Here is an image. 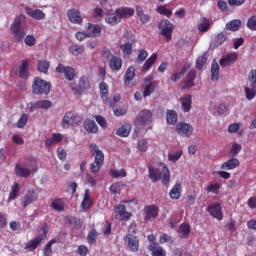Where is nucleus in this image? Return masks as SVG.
<instances>
[{
    "mask_svg": "<svg viewBox=\"0 0 256 256\" xmlns=\"http://www.w3.org/2000/svg\"><path fill=\"white\" fill-rule=\"evenodd\" d=\"M149 179L152 183H157L158 181H162V185L169 187V183H171V172L165 163H160L159 168H155L153 166H148Z\"/></svg>",
    "mask_w": 256,
    "mask_h": 256,
    "instance_id": "nucleus-1",
    "label": "nucleus"
},
{
    "mask_svg": "<svg viewBox=\"0 0 256 256\" xmlns=\"http://www.w3.org/2000/svg\"><path fill=\"white\" fill-rule=\"evenodd\" d=\"M89 148L94 151L92 153L94 162L90 164V171L94 174L99 173V171H101V167H103L105 163V155L103 154V151L99 149V146H97L95 143H91Z\"/></svg>",
    "mask_w": 256,
    "mask_h": 256,
    "instance_id": "nucleus-2",
    "label": "nucleus"
},
{
    "mask_svg": "<svg viewBox=\"0 0 256 256\" xmlns=\"http://www.w3.org/2000/svg\"><path fill=\"white\" fill-rule=\"evenodd\" d=\"M153 123V113L149 110H141L134 120V125L137 129H151Z\"/></svg>",
    "mask_w": 256,
    "mask_h": 256,
    "instance_id": "nucleus-3",
    "label": "nucleus"
},
{
    "mask_svg": "<svg viewBox=\"0 0 256 256\" xmlns=\"http://www.w3.org/2000/svg\"><path fill=\"white\" fill-rule=\"evenodd\" d=\"M22 23L23 17L17 16L10 26V31L13 35V39L16 40L18 43H22V41L25 39V36L27 35L25 29L21 28Z\"/></svg>",
    "mask_w": 256,
    "mask_h": 256,
    "instance_id": "nucleus-4",
    "label": "nucleus"
},
{
    "mask_svg": "<svg viewBox=\"0 0 256 256\" xmlns=\"http://www.w3.org/2000/svg\"><path fill=\"white\" fill-rule=\"evenodd\" d=\"M51 91V82H47L39 77L34 78L32 84V93L34 95H49Z\"/></svg>",
    "mask_w": 256,
    "mask_h": 256,
    "instance_id": "nucleus-5",
    "label": "nucleus"
},
{
    "mask_svg": "<svg viewBox=\"0 0 256 256\" xmlns=\"http://www.w3.org/2000/svg\"><path fill=\"white\" fill-rule=\"evenodd\" d=\"M81 121H82L81 116H79L75 112L69 111L65 113L61 122V126L63 127V129H69V127H75L79 125Z\"/></svg>",
    "mask_w": 256,
    "mask_h": 256,
    "instance_id": "nucleus-6",
    "label": "nucleus"
},
{
    "mask_svg": "<svg viewBox=\"0 0 256 256\" xmlns=\"http://www.w3.org/2000/svg\"><path fill=\"white\" fill-rule=\"evenodd\" d=\"M71 89L74 91V93H76V95H85L88 89H91V82L89 81V77H80L78 83L72 86Z\"/></svg>",
    "mask_w": 256,
    "mask_h": 256,
    "instance_id": "nucleus-7",
    "label": "nucleus"
},
{
    "mask_svg": "<svg viewBox=\"0 0 256 256\" xmlns=\"http://www.w3.org/2000/svg\"><path fill=\"white\" fill-rule=\"evenodd\" d=\"M159 29H161V35L162 37H166L167 43L173 39V30L175 29V26L171 21L165 19L159 24Z\"/></svg>",
    "mask_w": 256,
    "mask_h": 256,
    "instance_id": "nucleus-8",
    "label": "nucleus"
},
{
    "mask_svg": "<svg viewBox=\"0 0 256 256\" xmlns=\"http://www.w3.org/2000/svg\"><path fill=\"white\" fill-rule=\"evenodd\" d=\"M249 82L252 88H245V95L248 101L255 99L256 97V70H252L249 73Z\"/></svg>",
    "mask_w": 256,
    "mask_h": 256,
    "instance_id": "nucleus-9",
    "label": "nucleus"
},
{
    "mask_svg": "<svg viewBox=\"0 0 256 256\" xmlns=\"http://www.w3.org/2000/svg\"><path fill=\"white\" fill-rule=\"evenodd\" d=\"M206 211L217 221H223V209L220 203H212L208 205Z\"/></svg>",
    "mask_w": 256,
    "mask_h": 256,
    "instance_id": "nucleus-10",
    "label": "nucleus"
},
{
    "mask_svg": "<svg viewBox=\"0 0 256 256\" xmlns=\"http://www.w3.org/2000/svg\"><path fill=\"white\" fill-rule=\"evenodd\" d=\"M124 241L127 243V247L132 253H137V251H139V236L126 234Z\"/></svg>",
    "mask_w": 256,
    "mask_h": 256,
    "instance_id": "nucleus-11",
    "label": "nucleus"
},
{
    "mask_svg": "<svg viewBox=\"0 0 256 256\" xmlns=\"http://www.w3.org/2000/svg\"><path fill=\"white\" fill-rule=\"evenodd\" d=\"M176 131L180 137H191L193 135V126L185 122H180L176 125Z\"/></svg>",
    "mask_w": 256,
    "mask_h": 256,
    "instance_id": "nucleus-12",
    "label": "nucleus"
},
{
    "mask_svg": "<svg viewBox=\"0 0 256 256\" xmlns=\"http://www.w3.org/2000/svg\"><path fill=\"white\" fill-rule=\"evenodd\" d=\"M145 221H155L159 217V207L155 205H147L144 208Z\"/></svg>",
    "mask_w": 256,
    "mask_h": 256,
    "instance_id": "nucleus-13",
    "label": "nucleus"
},
{
    "mask_svg": "<svg viewBox=\"0 0 256 256\" xmlns=\"http://www.w3.org/2000/svg\"><path fill=\"white\" fill-rule=\"evenodd\" d=\"M56 73H64V77L65 79H67V81H73L76 75V72L73 69V67H65V65L63 64H58V66L56 67Z\"/></svg>",
    "mask_w": 256,
    "mask_h": 256,
    "instance_id": "nucleus-14",
    "label": "nucleus"
},
{
    "mask_svg": "<svg viewBox=\"0 0 256 256\" xmlns=\"http://www.w3.org/2000/svg\"><path fill=\"white\" fill-rule=\"evenodd\" d=\"M37 199H39V193L35 190H28L22 197L23 207H29V205H31V203H35Z\"/></svg>",
    "mask_w": 256,
    "mask_h": 256,
    "instance_id": "nucleus-15",
    "label": "nucleus"
},
{
    "mask_svg": "<svg viewBox=\"0 0 256 256\" xmlns=\"http://www.w3.org/2000/svg\"><path fill=\"white\" fill-rule=\"evenodd\" d=\"M67 17L70 23L74 25H81L83 23V17H81V12L78 9H69L67 11Z\"/></svg>",
    "mask_w": 256,
    "mask_h": 256,
    "instance_id": "nucleus-16",
    "label": "nucleus"
},
{
    "mask_svg": "<svg viewBox=\"0 0 256 256\" xmlns=\"http://www.w3.org/2000/svg\"><path fill=\"white\" fill-rule=\"evenodd\" d=\"M115 209L119 221H129V219L133 217V214H131V212H127V207H125L124 204H119L118 206L115 207Z\"/></svg>",
    "mask_w": 256,
    "mask_h": 256,
    "instance_id": "nucleus-17",
    "label": "nucleus"
},
{
    "mask_svg": "<svg viewBox=\"0 0 256 256\" xmlns=\"http://www.w3.org/2000/svg\"><path fill=\"white\" fill-rule=\"evenodd\" d=\"M101 26L99 24L88 23L86 32L88 37H101Z\"/></svg>",
    "mask_w": 256,
    "mask_h": 256,
    "instance_id": "nucleus-18",
    "label": "nucleus"
},
{
    "mask_svg": "<svg viewBox=\"0 0 256 256\" xmlns=\"http://www.w3.org/2000/svg\"><path fill=\"white\" fill-rule=\"evenodd\" d=\"M115 15L121 19H127V17H133L135 15V10L129 7H120L115 10Z\"/></svg>",
    "mask_w": 256,
    "mask_h": 256,
    "instance_id": "nucleus-19",
    "label": "nucleus"
},
{
    "mask_svg": "<svg viewBox=\"0 0 256 256\" xmlns=\"http://www.w3.org/2000/svg\"><path fill=\"white\" fill-rule=\"evenodd\" d=\"M90 194L91 191L89 189H86L84 192L83 200L81 202V207L83 211H89V209H91V207L93 206V199L91 198Z\"/></svg>",
    "mask_w": 256,
    "mask_h": 256,
    "instance_id": "nucleus-20",
    "label": "nucleus"
},
{
    "mask_svg": "<svg viewBox=\"0 0 256 256\" xmlns=\"http://www.w3.org/2000/svg\"><path fill=\"white\" fill-rule=\"evenodd\" d=\"M237 59H238L237 53H230L224 56L223 58H221L219 63L221 67H230V65H233V63H235Z\"/></svg>",
    "mask_w": 256,
    "mask_h": 256,
    "instance_id": "nucleus-21",
    "label": "nucleus"
},
{
    "mask_svg": "<svg viewBox=\"0 0 256 256\" xmlns=\"http://www.w3.org/2000/svg\"><path fill=\"white\" fill-rule=\"evenodd\" d=\"M43 239H44L43 236H36L34 239L28 241L25 244L24 249L26 251H35V249H37V247H39V245H41Z\"/></svg>",
    "mask_w": 256,
    "mask_h": 256,
    "instance_id": "nucleus-22",
    "label": "nucleus"
},
{
    "mask_svg": "<svg viewBox=\"0 0 256 256\" xmlns=\"http://www.w3.org/2000/svg\"><path fill=\"white\" fill-rule=\"evenodd\" d=\"M195 79H197V72H195V70H190L187 74L186 81L184 82L182 89H191V87H195Z\"/></svg>",
    "mask_w": 256,
    "mask_h": 256,
    "instance_id": "nucleus-23",
    "label": "nucleus"
},
{
    "mask_svg": "<svg viewBox=\"0 0 256 256\" xmlns=\"http://www.w3.org/2000/svg\"><path fill=\"white\" fill-rule=\"evenodd\" d=\"M14 173L16 177H23L26 179L27 177L31 176L32 172L29 168H23V166H21V163H16Z\"/></svg>",
    "mask_w": 256,
    "mask_h": 256,
    "instance_id": "nucleus-24",
    "label": "nucleus"
},
{
    "mask_svg": "<svg viewBox=\"0 0 256 256\" xmlns=\"http://www.w3.org/2000/svg\"><path fill=\"white\" fill-rule=\"evenodd\" d=\"M18 75L20 79L29 78V60L28 59L22 60L21 65L19 67Z\"/></svg>",
    "mask_w": 256,
    "mask_h": 256,
    "instance_id": "nucleus-25",
    "label": "nucleus"
},
{
    "mask_svg": "<svg viewBox=\"0 0 256 256\" xmlns=\"http://www.w3.org/2000/svg\"><path fill=\"white\" fill-rule=\"evenodd\" d=\"M109 67L112 71H121L123 68V60L119 56L111 57Z\"/></svg>",
    "mask_w": 256,
    "mask_h": 256,
    "instance_id": "nucleus-26",
    "label": "nucleus"
},
{
    "mask_svg": "<svg viewBox=\"0 0 256 256\" xmlns=\"http://www.w3.org/2000/svg\"><path fill=\"white\" fill-rule=\"evenodd\" d=\"M239 165H240L239 159L231 158L226 162L222 163L221 169H223L224 171H231L233 169H237Z\"/></svg>",
    "mask_w": 256,
    "mask_h": 256,
    "instance_id": "nucleus-27",
    "label": "nucleus"
},
{
    "mask_svg": "<svg viewBox=\"0 0 256 256\" xmlns=\"http://www.w3.org/2000/svg\"><path fill=\"white\" fill-rule=\"evenodd\" d=\"M192 99H193V96H191L190 94H185L181 98V100H180L181 107H182V111H184V113H189V111H191Z\"/></svg>",
    "mask_w": 256,
    "mask_h": 256,
    "instance_id": "nucleus-28",
    "label": "nucleus"
},
{
    "mask_svg": "<svg viewBox=\"0 0 256 256\" xmlns=\"http://www.w3.org/2000/svg\"><path fill=\"white\" fill-rule=\"evenodd\" d=\"M152 256H167L165 249L159 246V243H153L148 246Z\"/></svg>",
    "mask_w": 256,
    "mask_h": 256,
    "instance_id": "nucleus-29",
    "label": "nucleus"
},
{
    "mask_svg": "<svg viewBox=\"0 0 256 256\" xmlns=\"http://www.w3.org/2000/svg\"><path fill=\"white\" fill-rule=\"evenodd\" d=\"M183 190L180 182H176V184L172 187V189L169 192L170 199H173L174 201H177L178 199H181V191Z\"/></svg>",
    "mask_w": 256,
    "mask_h": 256,
    "instance_id": "nucleus-30",
    "label": "nucleus"
},
{
    "mask_svg": "<svg viewBox=\"0 0 256 256\" xmlns=\"http://www.w3.org/2000/svg\"><path fill=\"white\" fill-rule=\"evenodd\" d=\"M157 57H159V55H157V53H153L143 64L142 66V71L144 73H147V71H149V69H151L153 67V64L157 61Z\"/></svg>",
    "mask_w": 256,
    "mask_h": 256,
    "instance_id": "nucleus-31",
    "label": "nucleus"
},
{
    "mask_svg": "<svg viewBox=\"0 0 256 256\" xmlns=\"http://www.w3.org/2000/svg\"><path fill=\"white\" fill-rule=\"evenodd\" d=\"M178 233L181 239H188L191 233V226L187 223H182L178 228Z\"/></svg>",
    "mask_w": 256,
    "mask_h": 256,
    "instance_id": "nucleus-32",
    "label": "nucleus"
},
{
    "mask_svg": "<svg viewBox=\"0 0 256 256\" xmlns=\"http://www.w3.org/2000/svg\"><path fill=\"white\" fill-rule=\"evenodd\" d=\"M51 207L54 211L61 213V211H65V201L62 198H55L52 200Z\"/></svg>",
    "mask_w": 256,
    "mask_h": 256,
    "instance_id": "nucleus-33",
    "label": "nucleus"
},
{
    "mask_svg": "<svg viewBox=\"0 0 256 256\" xmlns=\"http://www.w3.org/2000/svg\"><path fill=\"white\" fill-rule=\"evenodd\" d=\"M133 79H135V67L130 66L124 75V85H131Z\"/></svg>",
    "mask_w": 256,
    "mask_h": 256,
    "instance_id": "nucleus-34",
    "label": "nucleus"
},
{
    "mask_svg": "<svg viewBox=\"0 0 256 256\" xmlns=\"http://www.w3.org/2000/svg\"><path fill=\"white\" fill-rule=\"evenodd\" d=\"M27 15L32 17L33 19H37L40 21L41 19H45V13L41 11L40 9L33 10L31 8H27L26 10Z\"/></svg>",
    "mask_w": 256,
    "mask_h": 256,
    "instance_id": "nucleus-35",
    "label": "nucleus"
},
{
    "mask_svg": "<svg viewBox=\"0 0 256 256\" xmlns=\"http://www.w3.org/2000/svg\"><path fill=\"white\" fill-rule=\"evenodd\" d=\"M24 166L27 169H30L31 173H37V171H39V166L37 165V160H35V158L30 157L26 160Z\"/></svg>",
    "mask_w": 256,
    "mask_h": 256,
    "instance_id": "nucleus-36",
    "label": "nucleus"
},
{
    "mask_svg": "<svg viewBox=\"0 0 256 256\" xmlns=\"http://www.w3.org/2000/svg\"><path fill=\"white\" fill-rule=\"evenodd\" d=\"M99 90H100V95L101 99L103 101H109V85L105 82H101L99 84Z\"/></svg>",
    "mask_w": 256,
    "mask_h": 256,
    "instance_id": "nucleus-37",
    "label": "nucleus"
},
{
    "mask_svg": "<svg viewBox=\"0 0 256 256\" xmlns=\"http://www.w3.org/2000/svg\"><path fill=\"white\" fill-rule=\"evenodd\" d=\"M177 112L175 110H167L166 112V121L168 125H176L177 124Z\"/></svg>",
    "mask_w": 256,
    "mask_h": 256,
    "instance_id": "nucleus-38",
    "label": "nucleus"
},
{
    "mask_svg": "<svg viewBox=\"0 0 256 256\" xmlns=\"http://www.w3.org/2000/svg\"><path fill=\"white\" fill-rule=\"evenodd\" d=\"M84 127L88 133H97V131H99L97 123L93 120H86L84 122Z\"/></svg>",
    "mask_w": 256,
    "mask_h": 256,
    "instance_id": "nucleus-39",
    "label": "nucleus"
},
{
    "mask_svg": "<svg viewBox=\"0 0 256 256\" xmlns=\"http://www.w3.org/2000/svg\"><path fill=\"white\" fill-rule=\"evenodd\" d=\"M211 27V21L205 17L201 18V23L198 24V31L200 33H207Z\"/></svg>",
    "mask_w": 256,
    "mask_h": 256,
    "instance_id": "nucleus-40",
    "label": "nucleus"
},
{
    "mask_svg": "<svg viewBox=\"0 0 256 256\" xmlns=\"http://www.w3.org/2000/svg\"><path fill=\"white\" fill-rule=\"evenodd\" d=\"M211 80L218 81L219 80V64L216 60H213L211 65Z\"/></svg>",
    "mask_w": 256,
    "mask_h": 256,
    "instance_id": "nucleus-41",
    "label": "nucleus"
},
{
    "mask_svg": "<svg viewBox=\"0 0 256 256\" xmlns=\"http://www.w3.org/2000/svg\"><path fill=\"white\" fill-rule=\"evenodd\" d=\"M124 187L125 184L123 182H115L110 186L109 190L112 195H117L123 191Z\"/></svg>",
    "mask_w": 256,
    "mask_h": 256,
    "instance_id": "nucleus-42",
    "label": "nucleus"
},
{
    "mask_svg": "<svg viewBox=\"0 0 256 256\" xmlns=\"http://www.w3.org/2000/svg\"><path fill=\"white\" fill-rule=\"evenodd\" d=\"M136 14L139 17L141 23H143V24L149 23L150 17L148 14H145L143 12V8H141V6H136Z\"/></svg>",
    "mask_w": 256,
    "mask_h": 256,
    "instance_id": "nucleus-43",
    "label": "nucleus"
},
{
    "mask_svg": "<svg viewBox=\"0 0 256 256\" xmlns=\"http://www.w3.org/2000/svg\"><path fill=\"white\" fill-rule=\"evenodd\" d=\"M226 29L228 31H239V29H241V20L236 19L228 22L226 24Z\"/></svg>",
    "mask_w": 256,
    "mask_h": 256,
    "instance_id": "nucleus-44",
    "label": "nucleus"
},
{
    "mask_svg": "<svg viewBox=\"0 0 256 256\" xmlns=\"http://www.w3.org/2000/svg\"><path fill=\"white\" fill-rule=\"evenodd\" d=\"M129 133H131V127L129 125H122L116 131L118 137H129Z\"/></svg>",
    "mask_w": 256,
    "mask_h": 256,
    "instance_id": "nucleus-45",
    "label": "nucleus"
},
{
    "mask_svg": "<svg viewBox=\"0 0 256 256\" xmlns=\"http://www.w3.org/2000/svg\"><path fill=\"white\" fill-rule=\"evenodd\" d=\"M19 191H21V187L19 186V183L15 182L11 187V192L8 199L10 201H12L13 199H17V197H19Z\"/></svg>",
    "mask_w": 256,
    "mask_h": 256,
    "instance_id": "nucleus-46",
    "label": "nucleus"
},
{
    "mask_svg": "<svg viewBox=\"0 0 256 256\" xmlns=\"http://www.w3.org/2000/svg\"><path fill=\"white\" fill-rule=\"evenodd\" d=\"M109 175L113 179H119V177H127V171H125V169H120V170L110 169Z\"/></svg>",
    "mask_w": 256,
    "mask_h": 256,
    "instance_id": "nucleus-47",
    "label": "nucleus"
},
{
    "mask_svg": "<svg viewBox=\"0 0 256 256\" xmlns=\"http://www.w3.org/2000/svg\"><path fill=\"white\" fill-rule=\"evenodd\" d=\"M55 243H57V239H51L44 247L43 249V256H51L53 255V249L51 247H53V245H55Z\"/></svg>",
    "mask_w": 256,
    "mask_h": 256,
    "instance_id": "nucleus-48",
    "label": "nucleus"
},
{
    "mask_svg": "<svg viewBox=\"0 0 256 256\" xmlns=\"http://www.w3.org/2000/svg\"><path fill=\"white\" fill-rule=\"evenodd\" d=\"M157 13L164 15L165 17H171L173 15V10L168 9L165 5H160L156 8Z\"/></svg>",
    "mask_w": 256,
    "mask_h": 256,
    "instance_id": "nucleus-49",
    "label": "nucleus"
},
{
    "mask_svg": "<svg viewBox=\"0 0 256 256\" xmlns=\"http://www.w3.org/2000/svg\"><path fill=\"white\" fill-rule=\"evenodd\" d=\"M27 123H29V115L24 113L21 115V117L17 121L16 126L18 129H23V128H25Z\"/></svg>",
    "mask_w": 256,
    "mask_h": 256,
    "instance_id": "nucleus-50",
    "label": "nucleus"
},
{
    "mask_svg": "<svg viewBox=\"0 0 256 256\" xmlns=\"http://www.w3.org/2000/svg\"><path fill=\"white\" fill-rule=\"evenodd\" d=\"M85 51V46L74 44L70 47V52L72 55H75L76 57L81 55Z\"/></svg>",
    "mask_w": 256,
    "mask_h": 256,
    "instance_id": "nucleus-51",
    "label": "nucleus"
},
{
    "mask_svg": "<svg viewBox=\"0 0 256 256\" xmlns=\"http://www.w3.org/2000/svg\"><path fill=\"white\" fill-rule=\"evenodd\" d=\"M225 41H227V36L223 32H220L214 38V45L215 47H220Z\"/></svg>",
    "mask_w": 256,
    "mask_h": 256,
    "instance_id": "nucleus-52",
    "label": "nucleus"
},
{
    "mask_svg": "<svg viewBox=\"0 0 256 256\" xmlns=\"http://www.w3.org/2000/svg\"><path fill=\"white\" fill-rule=\"evenodd\" d=\"M120 49H121L122 53L125 55V57H129V55H131V53H133V45L129 42L122 44L120 46Z\"/></svg>",
    "mask_w": 256,
    "mask_h": 256,
    "instance_id": "nucleus-53",
    "label": "nucleus"
},
{
    "mask_svg": "<svg viewBox=\"0 0 256 256\" xmlns=\"http://www.w3.org/2000/svg\"><path fill=\"white\" fill-rule=\"evenodd\" d=\"M37 69L40 73H47L49 71V62L46 60H39L37 64Z\"/></svg>",
    "mask_w": 256,
    "mask_h": 256,
    "instance_id": "nucleus-54",
    "label": "nucleus"
},
{
    "mask_svg": "<svg viewBox=\"0 0 256 256\" xmlns=\"http://www.w3.org/2000/svg\"><path fill=\"white\" fill-rule=\"evenodd\" d=\"M207 63V53L202 54L196 60V69L201 70L202 67H205Z\"/></svg>",
    "mask_w": 256,
    "mask_h": 256,
    "instance_id": "nucleus-55",
    "label": "nucleus"
},
{
    "mask_svg": "<svg viewBox=\"0 0 256 256\" xmlns=\"http://www.w3.org/2000/svg\"><path fill=\"white\" fill-rule=\"evenodd\" d=\"M106 23H108V25H117L119 23H121V18H119V15H109L105 18Z\"/></svg>",
    "mask_w": 256,
    "mask_h": 256,
    "instance_id": "nucleus-56",
    "label": "nucleus"
},
{
    "mask_svg": "<svg viewBox=\"0 0 256 256\" xmlns=\"http://www.w3.org/2000/svg\"><path fill=\"white\" fill-rule=\"evenodd\" d=\"M97 237H98L97 230L92 229L88 233V236H87V241H88L89 245H93V244L97 243Z\"/></svg>",
    "mask_w": 256,
    "mask_h": 256,
    "instance_id": "nucleus-57",
    "label": "nucleus"
},
{
    "mask_svg": "<svg viewBox=\"0 0 256 256\" xmlns=\"http://www.w3.org/2000/svg\"><path fill=\"white\" fill-rule=\"evenodd\" d=\"M187 73V67H184L180 72L174 73L171 75L170 79L173 81V83H177V81L181 80V77Z\"/></svg>",
    "mask_w": 256,
    "mask_h": 256,
    "instance_id": "nucleus-58",
    "label": "nucleus"
},
{
    "mask_svg": "<svg viewBox=\"0 0 256 256\" xmlns=\"http://www.w3.org/2000/svg\"><path fill=\"white\" fill-rule=\"evenodd\" d=\"M220 189L221 184L219 183L210 184L209 186L206 187L207 193H214L215 195H218Z\"/></svg>",
    "mask_w": 256,
    "mask_h": 256,
    "instance_id": "nucleus-59",
    "label": "nucleus"
},
{
    "mask_svg": "<svg viewBox=\"0 0 256 256\" xmlns=\"http://www.w3.org/2000/svg\"><path fill=\"white\" fill-rule=\"evenodd\" d=\"M24 43L25 45H27V47H35V45L37 44V38H35V36L33 35H27L24 38Z\"/></svg>",
    "mask_w": 256,
    "mask_h": 256,
    "instance_id": "nucleus-60",
    "label": "nucleus"
},
{
    "mask_svg": "<svg viewBox=\"0 0 256 256\" xmlns=\"http://www.w3.org/2000/svg\"><path fill=\"white\" fill-rule=\"evenodd\" d=\"M149 57V53L145 49L138 50L137 63H143Z\"/></svg>",
    "mask_w": 256,
    "mask_h": 256,
    "instance_id": "nucleus-61",
    "label": "nucleus"
},
{
    "mask_svg": "<svg viewBox=\"0 0 256 256\" xmlns=\"http://www.w3.org/2000/svg\"><path fill=\"white\" fill-rule=\"evenodd\" d=\"M241 149H243L241 144L234 143L230 149V153H231L232 157H237L239 155V153H241Z\"/></svg>",
    "mask_w": 256,
    "mask_h": 256,
    "instance_id": "nucleus-62",
    "label": "nucleus"
},
{
    "mask_svg": "<svg viewBox=\"0 0 256 256\" xmlns=\"http://www.w3.org/2000/svg\"><path fill=\"white\" fill-rule=\"evenodd\" d=\"M154 91H155V82H151L145 87L143 91V97H149V95H151V93H154Z\"/></svg>",
    "mask_w": 256,
    "mask_h": 256,
    "instance_id": "nucleus-63",
    "label": "nucleus"
},
{
    "mask_svg": "<svg viewBox=\"0 0 256 256\" xmlns=\"http://www.w3.org/2000/svg\"><path fill=\"white\" fill-rule=\"evenodd\" d=\"M247 27L250 31H256V15H253L248 19Z\"/></svg>",
    "mask_w": 256,
    "mask_h": 256,
    "instance_id": "nucleus-64",
    "label": "nucleus"
}]
</instances>
